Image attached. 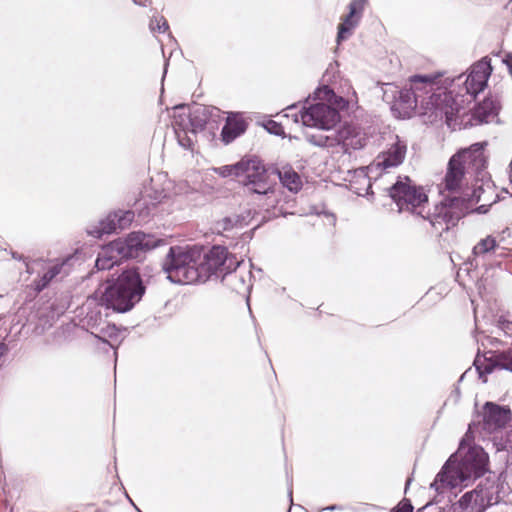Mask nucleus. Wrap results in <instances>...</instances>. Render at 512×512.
Here are the masks:
<instances>
[{
  "mask_svg": "<svg viewBox=\"0 0 512 512\" xmlns=\"http://www.w3.org/2000/svg\"><path fill=\"white\" fill-rule=\"evenodd\" d=\"M201 258L197 247L171 246L162 264L167 279L175 284L205 283L212 276L234 272L240 261L224 246H212Z\"/></svg>",
  "mask_w": 512,
  "mask_h": 512,
  "instance_id": "nucleus-1",
  "label": "nucleus"
},
{
  "mask_svg": "<svg viewBox=\"0 0 512 512\" xmlns=\"http://www.w3.org/2000/svg\"><path fill=\"white\" fill-rule=\"evenodd\" d=\"M463 445L464 439L459 443L458 452L446 460L430 484V488L436 492L433 502L426 503L417 512L428 510L433 503L439 504L446 493L449 494L448 502H451V496L456 497L452 489L460 485L467 486L468 482L481 478L488 471V454L479 445L469 447L464 455L458 459L457 454L463 449Z\"/></svg>",
  "mask_w": 512,
  "mask_h": 512,
  "instance_id": "nucleus-2",
  "label": "nucleus"
},
{
  "mask_svg": "<svg viewBox=\"0 0 512 512\" xmlns=\"http://www.w3.org/2000/svg\"><path fill=\"white\" fill-rule=\"evenodd\" d=\"M146 293V285L137 269L123 270L116 278L103 281L86 301L116 313L131 311Z\"/></svg>",
  "mask_w": 512,
  "mask_h": 512,
  "instance_id": "nucleus-3",
  "label": "nucleus"
},
{
  "mask_svg": "<svg viewBox=\"0 0 512 512\" xmlns=\"http://www.w3.org/2000/svg\"><path fill=\"white\" fill-rule=\"evenodd\" d=\"M166 244V239L162 237L133 231L124 238H117L104 245L95 261V267L98 270H110L122 260L141 259L147 252Z\"/></svg>",
  "mask_w": 512,
  "mask_h": 512,
  "instance_id": "nucleus-4",
  "label": "nucleus"
},
{
  "mask_svg": "<svg viewBox=\"0 0 512 512\" xmlns=\"http://www.w3.org/2000/svg\"><path fill=\"white\" fill-rule=\"evenodd\" d=\"M480 201V195L477 190H474L471 194L464 196H446L440 203V206L435 207V213L432 215L424 216L422 212L418 214L428 219L433 227H436L437 223L446 224L443 231H447L449 226H456L457 223L469 213L486 214L489 212L491 204H482L472 209V205Z\"/></svg>",
  "mask_w": 512,
  "mask_h": 512,
  "instance_id": "nucleus-5",
  "label": "nucleus"
},
{
  "mask_svg": "<svg viewBox=\"0 0 512 512\" xmlns=\"http://www.w3.org/2000/svg\"><path fill=\"white\" fill-rule=\"evenodd\" d=\"M437 89L438 92H432L425 102L422 113L423 121L431 125L446 123L450 126L462 106L458 101V96H454L452 91L439 87Z\"/></svg>",
  "mask_w": 512,
  "mask_h": 512,
  "instance_id": "nucleus-6",
  "label": "nucleus"
},
{
  "mask_svg": "<svg viewBox=\"0 0 512 512\" xmlns=\"http://www.w3.org/2000/svg\"><path fill=\"white\" fill-rule=\"evenodd\" d=\"M389 197L397 205L398 211L414 212L418 207L428 202V196L421 186L412 183L408 176L398 177L397 181L388 188Z\"/></svg>",
  "mask_w": 512,
  "mask_h": 512,
  "instance_id": "nucleus-7",
  "label": "nucleus"
},
{
  "mask_svg": "<svg viewBox=\"0 0 512 512\" xmlns=\"http://www.w3.org/2000/svg\"><path fill=\"white\" fill-rule=\"evenodd\" d=\"M298 117L304 126L327 131L333 129L341 119L339 111L324 102L304 105L295 115L296 122L299 121Z\"/></svg>",
  "mask_w": 512,
  "mask_h": 512,
  "instance_id": "nucleus-8",
  "label": "nucleus"
},
{
  "mask_svg": "<svg viewBox=\"0 0 512 512\" xmlns=\"http://www.w3.org/2000/svg\"><path fill=\"white\" fill-rule=\"evenodd\" d=\"M473 365L483 383H486L487 376L496 370H505L512 373V348L497 351L490 350L482 355L478 351Z\"/></svg>",
  "mask_w": 512,
  "mask_h": 512,
  "instance_id": "nucleus-9",
  "label": "nucleus"
},
{
  "mask_svg": "<svg viewBox=\"0 0 512 512\" xmlns=\"http://www.w3.org/2000/svg\"><path fill=\"white\" fill-rule=\"evenodd\" d=\"M135 210H118L110 212L106 217L99 220L97 225L87 228L88 235L100 239L104 234L115 233L118 229L127 228L133 221Z\"/></svg>",
  "mask_w": 512,
  "mask_h": 512,
  "instance_id": "nucleus-10",
  "label": "nucleus"
},
{
  "mask_svg": "<svg viewBox=\"0 0 512 512\" xmlns=\"http://www.w3.org/2000/svg\"><path fill=\"white\" fill-rule=\"evenodd\" d=\"M512 419V411L507 405L487 401L482 408V426L489 433L503 429Z\"/></svg>",
  "mask_w": 512,
  "mask_h": 512,
  "instance_id": "nucleus-11",
  "label": "nucleus"
},
{
  "mask_svg": "<svg viewBox=\"0 0 512 512\" xmlns=\"http://www.w3.org/2000/svg\"><path fill=\"white\" fill-rule=\"evenodd\" d=\"M188 109L190 132L194 135L204 131L209 123L217 125L221 119L222 111L215 106L194 104Z\"/></svg>",
  "mask_w": 512,
  "mask_h": 512,
  "instance_id": "nucleus-12",
  "label": "nucleus"
},
{
  "mask_svg": "<svg viewBox=\"0 0 512 512\" xmlns=\"http://www.w3.org/2000/svg\"><path fill=\"white\" fill-rule=\"evenodd\" d=\"M472 493V500L477 506H483V512L488 508L501 502L500 485L495 479L487 477L480 481L475 489L468 491Z\"/></svg>",
  "mask_w": 512,
  "mask_h": 512,
  "instance_id": "nucleus-13",
  "label": "nucleus"
},
{
  "mask_svg": "<svg viewBox=\"0 0 512 512\" xmlns=\"http://www.w3.org/2000/svg\"><path fill=\"white\" fill-rule=\"evenodd\" d=\"M486 142H476L468 148L460 149L454 155L459 156V162L468 170L472 168L477 175L483 172L487 166V160L484 157Z\"/></svg>",
  "mask_w": 512,
  "mask_h": 512,
  "instance_id": "nucleus-14",
  "label": "nucleus"
},
{
  "mask_svg": "<svg viewBox=\"0 0 512 512\" xmlns=\"http://www.w3.org/2000/svg\"><path fill=\"white\" fill-rule=\"evenodd\" d=\"M188 107L185 103H179L172 107L174 111L172 115L174 133L178 144L185 149H191L194 145L193 140L188 136V132H190L188 113L180 112Z\"/></svg>",
  "mask_w": 512,
  "mask_h": 512,
  "instance_id": "nucleus-15",
  "label": "nucleus"
},
{
  "mask_svg": "<svg viewBox=\"0 0 512 512\" xmlns=\"http://www.w3.org/2000/svg\"><path fill=\"white\" fill-rule=\"evenodd\" d=\"M407 152V144L401 140L398 135L395 136V142L377 157V167L382 170L398 167L405 159Z\"/></svg>",
  "mask_w": 512,
  "mask_h": 512,
  "instance_id": "nucleus-16",
  "label": "nucleus"
},
{
  "mask_svg": "<svg viewBox=\"0 0 512 512\" xmlns=\"http://www.w3.org/2000/svg\"><path fill=\"white\" fill-rule=\"evenodd\" d=\"M501 110V104L497 97L488 95L477 103L472 111L471 121L473 125L488 123L491 118L497 117Z\"/></svg>",
  "mask_w": 512,
  "mask_h": 512,
  "instance_id": "nucleus-17",
  "label": "nucleus"
},
{
  "mask_svg": "<svg viewBox=\"0 0 512 512\" xmlns=\"http://www.w3.org/2000/svg\"><path fill=\"white\" fill-rule=\"evenodd\" d=\"M460 155H452L447 164V170L444 177V188L450 193L458 192L461 189L462 181L467 169L459 162Z\"/></svg>",
  "mask_w": 512,
  "mask_h": 512,
  "instance_id": "nucleus-18",
  "label": "nucleus"
},
{
  "mask_svg": "<svg viewBox=\"0 0 512 512\" xmlns=\"http://www.w3.org/2000/svg\"><path fill=\"white\" fill-rule=\"evenodd\" d=\"M248 165L243 168L241 184L244 189L249 188L250 182L259 183L268 179V170L263 161L256 155H245Z\"/></svg>",
  "mask_w": 512,
  "mask_h": 512,
  "instance_id": "nucleus-19",
  "label": "nucleus"
},
{
  "mask_svg": "<svg viewBox=\"0 0 512 512\" xmlns=\"http://www.w3.org/2000/svg\"><path fill=\"white\" fill-rule=\"evenodd\" d=\"M248 124L238 112L228 113L226 122L221 130V140L224 144H230L235 139L243 135L247 130Z\"/></svg>",
  "mask_w": 512,
  "mask_h": 512,
  "instance_id": "nucleus-20",
  "label": "nucleus"
},
{
  "mask_svg": "<svg viewBox=\"0 0 512 512\" xmlns=\"http://www.w3.org/2000/svg\"><path fill=\"white\" fill-rule=\"evenodd\" d=\"M417 98V91L412 85L409 89L403 88L396 90L394 95L395 103L393 107L397 109L399 108L403 111L402 118H409L417 107Z\"/></svg>",
  "mask_w": 512,
  "mask_h": 512,
  "instance_id": "nucleus-21",
  "label": "nucleus"
},
{
  "mask_svg": "<svg viewBox=\"0 0 512 512\" xmlns=\"http://www.w3.org/2000/svg\"><path fill=\"white\" fill-rule=\"evenodd\" d=\"M271 173L277 175L280 183L290 192L297 193L302 189V180L299 174L290 165L282 169L273 167Z\"/></svg>",
  "mask_w": 512,
  "mask_h": 512,
  "instance_id": "nucleus-22",
  "label": "nucleus"
},
{
  "mask_svg": "<svg viewBox=\"0 0 512 512\" xmlns=\"http://www.w3.org/2000/svg\"><path fill=\"white\" fill-rule=\"evenodd\" d=\"M252 219L251 211L245 210L239 214L225 216L216 222V228L223 231H230L234 228H243Z\"/></svg>",
  "mask_w": 512,
  "mask_h": 512,
  "instance_id": "nucleus-23",
  "label": "nucleus"
},
{
  "mask_svg": "<svg viewBox=\"0 0 512 512\" xmlns=\"http://www.w3.org/2000/svg\"><path fill=\"white\" fill-rule=\"evenodd\" d=\"M234 272H229V274H224L221 278L223 282L226 283L228 287H230L233 291L238 294L245 295L246 293H250L252 289L251 281V273H249L248 282L244 275H239Z\"/></svg>",
  "mask_w": 512,
  "mask_h": 512,
  "instance_id": "nucleus-24",
  "label": "nucleus"
},
{
  "mask_svg": "<svg viewBox=\"0 0 512 512\" xmlns=\"http://www.w3.org/2000/svg\"><path fill=\"white\" fill-rule=\"evenodd\" d=\"M440 77H442V73L440 72L432 74H414L409 77V81L417 92L425 91L428 93L437 85V81Z\"/></svg>",
  "mask_w": 512,
  "mask_h": 512,
  "instance_id": "nucleus-25",
  "label": "nucleus"
},
{
  "mask_svg": "<svg viewBox=\"0 0 512 512\" xmlns=\"http://www.w3.org/2000/svg\"><path fill=\"white\" fill-rule=\"evenodd\" d=\"M482 507L473 503L472 493H464L457 502L439 508V512H483Z\"/></svg>",
  "mask_w": 512,
  "mask_h": 512,
  "instance_id": "nucleus-26",
  "label": "nucleus"
},
{
  "mask_svg": "<svg viewBox=\"0 0 512 512\" xmlns=\"http://www.w3.org/2000/svg\"><path fill=\"white\" fill-rule=\"evenodd\" d=\"M487 82L483 76L471 72L464 81L466 92L475 97L485 89Z\"/></svg>",
  "mask_w": 512,
  "mask_h": 512,
  "instance_id": "nucleus-27",
  "label": "nucleus"
},
{
  "mask_svg": "<svg viewBox=\"0 0 512 512\" xmlns=\"http://www.w3.org/2000/svg\"><path fill=\"white\" fill-rule=\"evenodd\" d=\"M248 165V162L245 160V156L242 157L239 161L231 165H223L221 167L215 168V172L223 177L236 176L240 177L243 175V168Z\"/></svg>",
  "mask_w": 512,
  "mask_h": 512,
  "instance_id": "nucleus-28",
  "label": "nucleus"
},
{
  "mask_svg": "<svg viewBox=\"0 0 512 512\" xmlns=\"http://www.w3.org/2000/svg\"><path fill=\"white\" fill-rule=\"evenodd\" d=\"M366 3L367 0H352L348 5L349 12L343 17V19L349 20V22H355L358 25Z\"/></svg>",
  "mask_w": 512,
  "mask_h": 512,
  "instance_id": "nucleus-29",
  "label": "nucleus"
},
{
  "mask_svg": "<svg viewBox=\"0 0 512 512\" xmlns=\"http://www.w3.org/2000/svg\"><path fill=\"white\" fill-rule=\"evenodd\" d=\"M335 140V146L347 145V141L356 136L355 128L349 124H344L337 131L331 134Z\"/></svg>",
  "mask_w": 512,
  "mask_h": 512,
  "instance_id": "nucleus-30",
  "label": "nucleus"
},
{
  "mask_svg": "<svg viewBox=\"0 0 512 512\" xmlns=\"http://www.w3.org/2000/svg\"><path fill=\"white\" fill-rule=\"evenodd\" d=\"M498 247V243L495 237L488 235L487 237L481 239L472 249V254L474 256H479L482 254L489 253L494 251Z\"/></svg>",
  "mask_w": 512,
  "mask_h": 512,
  "instance_id": "nucleus-31",
  "label": "nucleus"
},
{
  "mask_svg": "<svg viewBox=\"0 0 512 512\" xmlns=\"http://www.w3.org/2000/svg\"><path fill=\"white\" fill-rule=\"evenodd\" d=\"M306 140L317 147H335V140L332 139L331 134L325 135L323 133H317V134H309L307 133L305 135Z\"/></svg>",
  "mask_w": 512,
  "mask_h": 512,
  "instance_id": "nucleus-32",
  "label": "nucleus"
},
{
  "mask_svg": "<svg viewBox=\"0 0 512 512\" xmlns=\"http://www.w3.org/2000/svg\"><path fill=\"white\" fill-rule=\"evenodd\" d=\"M357 26L358 25L355 22H349V20L342 19V22L337 27V43L340 44L347 40Z\"/></svg>",
  "mask_w": 512,
  "mask_h": 512,
  "instance_id": "nucleus-33",
  "label": "nucleus"
},
{
  "mask_svg": "<svg viewBox=\"0 0 512 512\" xmlns=\"http://www.w3.org/2000/svg\"><path fill=\"white\" fill-rule=\"evenodd\" d=\"M85 321L89 328L96 330H98L102 324L106 323L101 310L98 308L90 309L85 316Z\"/></svg>",
  "mask_w": 512,
  "mask_h": 512,
  "instance_id": "nucleus-34",
  "label": "nucleus"
},
{
  "mask_svg": "<svg viewBox=\"0 0 512 512\" xmlns=\"http://www.w3.org/2000/svg\"><path fill=\"white\" fill-rule=\"evenodd\" d=\"M492 71L493 68L491 65V59L488 56H485L476 63L471 72H475L476 74L481 75L486 80H488Z\"/></svg>",
  "mask_w": 512,
  "mask_h": 512,
  "instance_id": "nucleus-35",
  "label": "nucleus"
},
{
  "mask_svg": "<svg viewBox=\"0 0 512 512\" xmlns=\"http://www.w3.org/2000/svg\"><path fill=\"white\" fill-rule=\"evenodd\" d=\"M250 184L249 188L244 189L247 194L265 196L273 192V189L268 185V179L259 183L250 182Z\"/></svg>",
  "mask_w": 512,
  "mask_h": 512,
  "instance_id": "nucleus-36",
  "label": "nucleus"
},
{
  "mask_svg": "<svg viewBox=\"0 0 512 512\" xmlns=\"http://www.w3.org/2000/svg\"><path fill=\"white\" fill-rule=\"evenodd\" d=\"M134 207L140 217L146 218L151 214L152 210L156 208V203L148 201L145 198H141L135 201Z\"/></svg>",
  "mask_w": 512,
  "mask_h": 512,
  "instance_id": "nucleus-37",
  "label": "nucleus"
},
{
  "mask_svg": "<svg viewBox=\"0 0 512 512\" xmlns=\"http://www.w3.org/2000/svg\"><path fill=\"white\" fill-rule=\"evenodd\" d=\"M500 446L503 450L509 454L507 459V465L512 466V426L505 432L501 437Z\"/></svg>",
  "mask_w": 512,
  "mask_h": 512,
  "instance_id": "nucleus-38",
  "label": "nucleus"
},
{
  "mask_svg": "<svg viewBox=\"0 0 512 512\" xmlns=\"http://www.w3.org/2000/svg\"><path fill=\"white\" fill-rule=\"evenodd\" d=\"M99 333L100 334H95L94 332H92V334H94L99 340H102L103 342H107L104 337H109V338H116L118 336V329L116 328L115 324H109L108 322L105 323V326L104 327H100L98 329Z\"/></svg>",
  "mask_w": 512,
  "mask_h": 512,
  "instance_id": "nucleus-39",
  "label": "nucleus"
},
{
  "mask_svg": "<svg viewBox=\"0 0 512 512\" xmlns=\"http://www.w3.org/2000/svg\"><path fill=\"white\" fill-rule=\"evenodd\" d=\"M149 27L151 31H158L159 33H164L169 29V24L167 20L162 16L158 20L157 18H152L150 20Z\"/></svg>",
  "mask_w": 512,
  "mask_h": 512,
  "instance_id": "nucleus-40",
  "label": "nucleus"
},
{
  "mask_svg": "<svg viewBox=\"0 0 512 512\" xmlns=\"http://www.w3.org/2000/svg\"><path fill=\"white\" fill-rule=\"evenodd\" d=\"M264 128L265 130L272 134V135H275V136H283L284 135V127L282 126L281 123L279 122H276L274 120H268L265 124H264Z\"/></svg>",
  "mask_w": 512,
  "mask_h": 512,
  "instance_id": "nucleus-41",
  "label": "nucleus"
},
{
  "mask_svg": "<svg viewBox=\"0 0 512 512\" xmlns=\"http://www.w3.org/2000/svg\"><path fill=\"white\" fill-rule=\"evenodd\" d=\"M496 327L500 329L506 336L512 337V320L505 316H500L496 320Z\"/></svg>",
  "mask_w": 512,
  "mask_h": 512,
  "instance_id": "nucleus-42",
  "label": "nucleus"
},
{
  "mask_svg": "<svg viewBox=\"0 0 512 512\" xmlns=\"http://www.w3.org/2000/svg\"><path fill=\"white\" fill-rule=\"evenodd\" d=\"M414 507L411 501L407 498H404L399 502V504L392 510V512H413Z\"/></svg>",
  "mask_w": 512,
  "mask_h": 512,
  "instance_id": "nucleus-43",
  "label": "nucleus"
},
{
  "mask_svg": "<svg viewBox=\"0 0 512 512\" xmlns=\"http://www.w3.org/2000/svg\"><path fill=\"white\" fill-rule=\"evenodd\" d=\"M502 62L507 66L509 74L512 77V53H507L502 59Z\"/></svg>",
  "mask_w": 512,
  "mask_h": 512,
  "instance_id": "nucleus-44",
  "label": "nucleus"
},
{
  "mask_svg": "<svg viewBox=\"0 0 512 512\" xmlns=\"http://www.w3.org/2000/svg\"><path fill=\"white\" fill-rule=\"evenodd\" d=\"M9 351L7 344L0 342V359L5 356Z\"/></svg>",
  "mask_w": 512,
  "mask_h": 512,
  "instance_id": "nucleus-45",
  "label": "nucleus"
},
{
  "mask_svg": "<svg viewBox=\"0 0 512 512\" xmlns=\"http://www.w3.org/2000/svg\"><path fill=\"white\" fill-rule=\"evenodd\" d=\"M134 4L146 7L148 3H151L150 0H132Z\"/></svg>",
  "mask_w": 512,
  "mask_h": 512,
  "instance_id": "nucleus-46",
  "label": "nucleus"
},
{
  "mask_svg": "<svg viewBox=\"0 0 512 512\" xmlns=\"http://www.w3.org/2000/svg\"><path fill=\"white\" fill-rule=\"evenodd\" d=\"M168 65H169V59H165V62H164V71H163L162 80H163V79L165 78V76H166L167 69H168Z\"/></svg>",
  "mask_w": 512,
  "mask_h": 512,
  "instance_id": "nucleus-47",
  "label": "nucleus"
},
{
  "mask_svg": "<svg viewBox=\"0 0 512 512\" xmlns=\"http://www.w3.org/2000/svg\"><path fill=\"white\" fill-rule=\"evenodd\" d=\"M338 509V506L337 505H331V506H328L326 508V510H330V511H334V510H337Z\"/></svg>",
  "mask_w": 512,
  "mask_h": 512,
  "instance_id": "nucleus-48",
  "label": "nucleus"
},
{
  "mask_svg": "<svg viewBox=\"0 0 512 512\" xmlns=\"http://www.w3.org/2000/svg\"><path fill=\"white\" fill-rule=\"evenodd\" d=\"M125 497L127 498V500L129 501V503H130L131 505H134L133 500L131 499V497L128 495V493H127V492H125Z\"/></svg>",
  "mask_w": 512,
  "mask_h": 512,
  "instance_id": "nucleus-49",
  "label": "nucleus"
},
{
  "mask_svg": "<svg viewBox=\"0 0 512 512\" xmlns=\"http://www.w3.org/2000/svg\"><path fill=\"white\" fill-rule=\"evenodd\" d=\"M296 104H291L290 106L287 107L288 110H291V109H294L296 108Z\"/></svg>",
  "mask_w": 512,
  "mask_h": 512,
  "instance_id": "nucleus-50",
  "label": "nucleus"
},
{
  "mask_svg": "<svg viewBox=\"0 0 512 512\" xmlns=\"http://www.w3.org/2000/svg\"><path fill=\"white\" fill-rule=\"evenodd\" d=\"M325 215H326V216H329V217H332V218H333V220H335V216H334V214H332V213H325Z\"/></svg>",
  "mask_w": 512,
  "mask_h": 512,
  "instance_id": "nucleus-51",
  "label": "nucleus"
},
{
  "mask_svg": "<svg viewBox=\"0 0 512 512\" xmlns=\"http://www.w3.org/2000/svg\"><path fill=\"white\" fill-rule=\"evenodd\" d=\"M289 497L292 498V489H289Z\"/></svg>",
  "mask_w": 512,
  "mask_h": 512,
  "instance_id": "nucleus-52",
  "label": "nucleus"
},
{
  "mask_svg": "<svg viewBox=\"0 0 512 512\" xmlns=\"http://www.w3.org/2000/svg\"><path fill=\"white\" fill-rule=\"evenodd\" d=\"M465 374H466V373H464L463 375H461V377H460V381L464 378Z\"/></svg>",
  "mask_w": 512,
  "mask_h": 512,
  "instance_id": "nucleus-53",
  "label": "nucleus"
},
{
  "mask_svg": "<svg viewBox=\"0 0 512 512\" xmlns=\"http://www.w3.org/2000/svg\"><path fill=\"white\" fill-rule=\"evenodd\" d=\"M132 506L137 510L138 507H137V505L135 503Z\"/></svg>",
  "mask_w": 512,
  "mask_h": 512,
  "instance_id": "nucleus-54",
  "label": "nucleus"
},
{
  "mask_svg": "<svg viewBox=\"0 0 512 512\" xmlns=\"http://www.w3.org/2000/svg\"><path fill=\"white\" fill-rule=\"evenodd\" d=\"M137 512H142L139 508H137Z\"/></svg>",
  "mask_w": 512,
  "mask_h": 512,
  "instance_id": "nucleus-55",
  "label": "nucleus"
}]
</instances>
